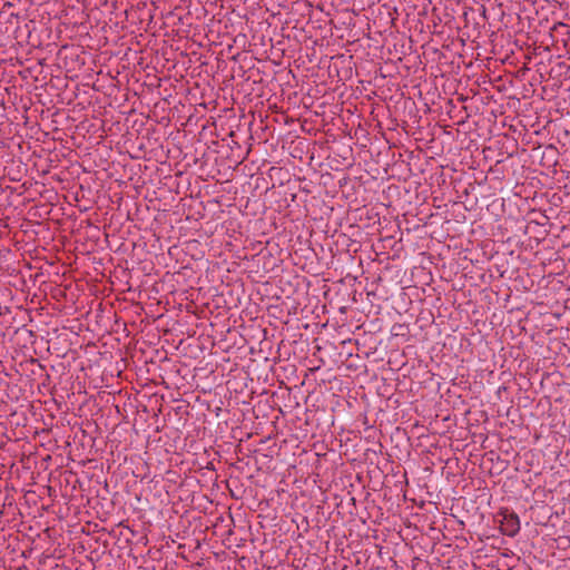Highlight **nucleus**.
<instances>
[{"mask_svg":"<svg viewBox=\"0 0 570 570\" xmlns=\"http://www.w3.org/2000/svg\"><path fill=\"white\" fill-rule=\"evenodd\" d=\"M505 390H507V389H505L504 386H500V387L498 389V391H497V392H498V393H501L502 391H505Z\"/></svg>","mask_w":570,"mask_h":570,"instance_id":"f03ea898","label":"nucleus"},{"mask_svg":"<svg viewBox=\"0 0 570 570\" xmlns=\"http://www.w3.org/2000/svg\"><path fill=\"white\" fill-rule=\"evenodd\" d=\"M301 395H302V399H304V402H306L307 397L305 396V394H301Z\"/></svg>","mask_w":570,"mask_h":570,"instance_id":"7ed1b4c3","label":"nucleus"},{"mask_svg":"<svg viewBox=\"0 0 570 570\" xmlns=\"http://www.w3.org/2000/svg\"><path fill=\"white\" fill-rule=\"evenodd\" d=\"M500 529L503 534L514 537L520 530L519 517L515 513H505L501 521Z\"/></svg>","mask_w":570,"mask_h":570,"instance_id":"f257e3e1","label":"nucleus"}]
</instances>
